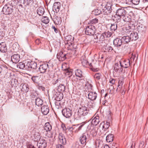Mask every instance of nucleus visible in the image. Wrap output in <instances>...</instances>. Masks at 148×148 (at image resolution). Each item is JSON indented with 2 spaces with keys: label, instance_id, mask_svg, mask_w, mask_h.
Returning <instances> with one entry per match:
<instances>
[{
  "label": "nucleus",
  "instance_id": "e2e57ef3",
  "mask_svg": "<svg viewBox=\"0 0 148 148\" xmlns=\"http://www.w3.org/2000/svg\"><path fill=\"white\" fill-rule=\"evenodd\" d=\"M55 21L56 23L57 24H59L60 23H61L60 20V18L58 19H56V20H55Z\"/></svg>",
  "mask_w": 148,
  "mask_h": 148
},
{
  "label": "nucleus",
  "instance_id": "a878e982",
  "mask_svg": "<svg viewBox=\"0 0 148 148\" xmlns=\"http://www.w3.org/2000/svg\"><path fill=\"white\" fill-rule=\"evenodd\" d=\"M7 50L5 43L4 42H1L0 44V51L3 53L5 52Z\"/></svg>",
  "mask_w": 148,
  "mask_h": 148
},
{
  "label": "nucleus",
  "instance_id": "4be33fe9",
  "mask_svg": "<svg viewBox=\"0 0 148 148\" xmlns=\"http://www.w3.org/2000/svg\"><path fill=\"white\" fill-rule=\"evenodd\" d=\"M122 39L116 38L114 40L113 44L116 47H120L122 44Z\"/></svg>",
  "mask_w": 148,
  "mask_h": 148
},
{
  "label": "nucleus",
  "instance_id": "6e6d98bb",
  "mask_svg": "<svg viewBox=\"0 0 148 148\" xmlns=\"http://www.w3.org/2000/svg\"><path fill=\"white\" fill-rule=\"evenodd\" d=\"M131 1L133 4L137 5L139 3L140 0H131Z\"/></svg>",
  "mask_w": 148,
  "mask_h": 148
},
{
  "label": "nucleus",
  "instance_id": "0eeeda50",
  "mask_svg": "<svg viewBox=\"0 0 148 148\" xmlns=\"http://www.w3.org/2000/svg\"><path fill=\"white\" fill-rule=\"evenodd\" d=\"M89 135L87 132L84 133L80 138V141L81 144L85 145L87 138L89 137Z\"/></svg>",
  "mask_w": 148,
  "mask_h": 148
},
{
  "label": "nucleus",
  "instance_id": "4468645a",
  "mask_svg": "<svg viewBox=\"0 0 148 148\" xmlns=\"http://www.w3.org/2000/svg\"><path fill=\"white\" fill-rule=\"evenodd\" d=\"M97 95L95 92H90L88 94V98L91 101L95 100L97 98Z\"/></svg>",
  "mask_w": 148,
  "mask_h": 148
},
{
  "label": "nucleus",
  "instance_id": "5fc2aeb1",
  "mask_svg": "<svg viewBox=\"0 0 148 148\" xmlns=\"http://www.w3.org/2000/svg\"><path fill=\"white\" fill-rule=\"evenodd\" d=\"M98 21V19L97 18H95L91 20L90 23L92 24H94L97 23Z\"/></svg>",
  "mask_w": 148,
  "mask_h": 148
},
{
  "label": "nucleus",
  "instance_id": "39448f33",
  "mask_svg": "<svg viewBox=\"0 0 148 148\" xmlns=\"http://www.w3.org/2000/svg\"><path fill=\"white\" fill-rule=\"evenodd\" d=\"M63 115L66 118H69L72 115V110L69 108H65L62 111Z\"/></svg>",
  "mask_w": 148,
  "mask_h": 148
},
{
  "label": "nucleus",
  "instance_id": "69168bd1",
  "mask_svg": "<svg viewBox=\"0 0 148 148\" xmlns=\"http://www.w3.org/2000/svg\"><path fill=\"white\" fill-rule=\"evenodd\" d=\"M110 82L112 84H113L115 83V80L114 79H110Z\"/></svg>",
  "mask_w": 148,
  "mask_h": 148
},
{
  "label": "nucleus",
  "instance_id": "de8ad7c7",
  "mask_svg": "<svg viewBox=\"0 0 148 148\" xmlns=\"http://www.w3.org/2000/svg\"><path fill=\"white\" fill-rule=\"evenodd\" d=\"M101 11L98 9H96L92 11V13L95 15H98L101 13Z\"/></svg>",
  "mask_w": 148,
  "mask_h": 148
},
{
  "label": "nucleus",
  "instance_id": "20e7f679",
  "mask_svg": "<svg viewBox=\"0 0 148 148\" xmlns=\"http://www.w3.org/2000/svg\"><path fill=\"white\" fill-rule=\"evenodd\" d=\"M89 110V109L87 107L85 106H82L78 110V114L80 116H85L88 114Z\"/></svg>",
  "mask_w": 148,
  "mask_h": 148
},
{
  "label": "nucleus",
  "instance_id": "b1692460",
  "mask_svg": "<svg viewBox=\"0 0 148 148\" xmlns=\"http://www.w3.org/2000/svg\"><path fill=\"white\" fill-rule=\"evenodd\" d=\"M130 37L131 41L136 40L138 38L137 33L136 32H132L130 34Z\"/></svg>",
  "mask_w": 148,
  "mask_h": 148
},
{
  "label": "nucleus",
  "instance_id": "6ab92c4d",
  "mask_svg": "<svg viewBox=\"0 0 148 148\" xmlns=\"http://www.w3.org/2000/svg\"><path fill=\"white\" fill-rule=\"evenodd\" d=\"M123 78L122 77H120L119 78L118 82V85L117 88L116 89V91L117 92H119L120 91V89H121L123 86Z\"/></svg>",
  "mask_w": 148,
  "mask_h": 148
},
{
  "label": "nucleus",
  "instance_id": "79ce46f5",
  "mask_svg": "<svg viewBox=\"0 0 148 148\" xmlns=\"http://www.w3.org/2000/svg\"><path fill=\"white\" fill-rule=\"evenodd\" d=\"M65 86L63 84H60L58 86V89L59 92H64L65 91Z\"/></svg>",
  "mask_w": 148,
  "mask_h": 148
},
{
  "label": "nucleus",
  "instance_id": "a18cd8bd",
  "mask_svg": "<svg viewBox=\"0 0 148 148\" xmlns=\"http://www.w3.org/2000/svg\"><path fill=\"white\" fill-rule=\"evenodd\" d=\"M92 86L91 84L89 83H87L86 84L85 89H87L88 91V92H91L90 91L92 89Z\"/></svg>",
  "mask_w": 148,
  "mask_h": 148
},
{
  "label": "nucleus",
  "instance_id": "9b49d317",
  "mask_svg": "<svg viewBox=\"0 0 148 148\" xmlns=\"http://www.w3.org/2000/svg\"><path fill=\"white\" fill-rule=\"evenodd\" d=\"M37 146L38 148H45L47 146L46 140L42 138H40L38 142Z\"/></svg>",
  "mask_w": 148,
  "mask_h": 148
},
{
  "label": "nucleus",
  "instance_id": "6e6552de",
  "mask_svg": "<svg viewBox=\"0 0 148 148\" xmlns=\"http://www.w3.org/2000/svg\"><path fill=\"white\" fill-rule=\"evenodd\" d=\"M111 3H108L106 5L104 8L103 9V11L104 14H110L112 10Z\"/></svg>",
  "mask_w": 148,
  "mask_h": 148
},
{
  "label": "nucleus",
  "instance_id": "bf43d9fd",
  "mask_svg": "<svg viewBox=\"0 0 148 148\" xmlns=\"http://www.w3.org/2000/svg\"><path fill=\"white\" fill-rule=\"evenodd\" d=\"M84 125V124H82V125H81L75 131V132L77 133L79 131L81 130L82 129V128L83 126Z\"/></svg>",
  "mask_w": 148,
  "mask_h": 148
},
{
  "label": "nucleus",
  "instance_id": "412c9836",
  "mask_svg": "<svg viewBox=\"0 0 148 148\" xmlns=\"http://www.w3.org/2000/svg\"><path fill=\"white\" fill-rule=\"evenodd\" d=\"M110 126L109 123L106 121L104 122L103 123H101L99 126L100 127H101L102 130H106L109 128Z\"/></svg>",
  "mask_w": 148,
  "mask_h": 148
},
{
  "label": "nucleus",
  "instance_id": "0e129e2a",
  "mask_svg": "<svg viewBox=\"0 0 148 148\" xmlns=\"http://www.w3.org/2000/svg\"><path fill=\"white\" fill-rule=\"evenodd\" d=\"M121 92V93L122 95H123L125 93V92L124 89L123 87H122V88L121 89H120V91H119Z\"/></svg>",
  "mask_w": 148,
  "mask_h": 148
},
{
  "label": "nucleus",
  "instance_id": "ea45409f",
  "mask_svg": "<svg viewBox=\"0 0 148 148\" xmlns=\"http://www.w3.org/2000/svg\"><path fill=\"white\" fill-rule=\"evenodd\" d=\"M17 68L20 69L25 70V62H21L17 64Z\"/></svg>",
  "mask_w": 148,
  "mask_h": 148
},
{
  "label": "nucleus",
  "instance_id": "e433bc0d",
  "mask_svg": "<svg viewBox=\"0 0 148 148\" xmlns=\"http://www.w3.org/2000/svg\"><path fill=\"white\" fill-rule=\"evenodd\" d=\"M120 23L119 21H117L116 24H112L110 27V29L112 32L115 31L117 29V25H119Z\"/></svg>",
  "mask_w": 148,
  "mask_h": 148
},
{
  "label": "nucleus",
  "instance_id": "c9c22d12",
  "mask_svg": "<svg viewBox=\"0 0 148 148\" xmlns=\"http://www.w3.org/2000/svg\"><path fill=\"white\" fill-rule=\"evenodd\" d=\"M138 32L140 34H144L145 33L146 29V28L145 26H138Z\"/></svg>",
  "mask_w": 148,
  "mask_h": 148
},
{
  "label": "nucleus",
  "instance_id": "c85d7f7f",
  "mask_svg": "<svg viewBox=\"0 0 148 148\" xmlns=\"http://www.w3.org/2000/svg\"><path fill=\"white\" fill-rule=\"evenodd\" d=\"M81 61L82 65L85 67H87L88 63L84 56H82L80 58Z\"/></svg>",
  "mask_w": 148,
  "mask_h": 148
},
{
  "label": "nucleus",
  "instance_id": "864d4df0",
  "mask_svg": "<svg viewBox=\"0 0 148 148\" xmlns=\"http://www.w3.org/2000/svg\"><path fill=\"white\" fill-rule=\"evenodd\" d=\"M65 145L59 143L56 145V148H64Z\"/></svg>",
  "mask_w": 148,
  "mask_h": 148
},
{
  "label": "nucleus",
  "instance_id": "a211bd4d",
  "mask_svg": "<svg viewBox=\"0 0 148 148\" xmlns=\"http://www.w3.org/2000/svg\"><path fill=\"white\" fill-rule=\"evenodd\" d=\"M11 59L13 63H17L20 60V56L18 54H14L11 56Z\"/></svg>",
  "mask_w": 148,
  "mask_h": 148
},
{
  "label": "nucleus",
  "instance_id": "cd10ccee",
  "mask_svg": "<svg viewBox=\"0 0 148 148\" xmlns=\"http://www.w3.org/2000/svg\"><path fill=\"white\" fill-rule=\"evenodd\" d=\"M99 122V116H95L92 120L91 125H97Z\"/></svg>",
  "mask_w": 148,
  "mask_h": 148
},
{
  "label": "nucleus",
  "instance_id": "7ed1b4c3",
  "mask_svg": "<svg viewBox=\"0 0 148 148\" xmlns=\"http://www.w3.org/2000/svg\"><path fill=\"white\" fill-rule=\"evenodd\" d=\"M95 27L94 26L90 25L86 27L85 32L87 35H93L95 33Z\"/></svg>",
  "mask_w": 148,
  "mask_h": 148
},
{
  "label": "nucleus",
  "instance_id": "1a4fd4ad",
  "mask_svg": "<svg viewBox=\"0 0 148 148\" xmlns=\"http://www.w3.org/2000/svg\"><path fill=\"white\" fill-rule=\"evenodd\" d=\"M119 62L122 67L125 68L128 67L130 64L129 60L122 59L119 61Z\"/></svg>",
  "mask_w": 148,
  "mask_h": 148
},
{
  "label": "nucleus",
  "instance_id": "f3484780",
  "mask_svg": "<svg viewBox=\"0 0 148 148\" xmlns=\"http://www.w3.org/2000/svg\"><path fill=\"white\" fill-rule=\"evenodd\" d=\"M60 7V3L59 2H56L54 3L53 9L54 12L57 13L59 12Z\"/></svg>",
  "mask_w": 148,
  "mask_h": 148
},
{
  "label": "nucleus",
  "instance_id": "49530a36",
  "mask_svg": "<svg viewBox=\"0 0 148 148\" xmlns=\"http://www.w3.org/2000/svg\"><path fill=\"white\" fill-rule=\"evenodd\" d=\"M132 8H130L127 9V11H126V13H127L131 17L132 16H133V13L132 11Z\"/></svg>",
  "mask_w": 148,
  "mask_h": 148
},
{
  "label": "nucleus",
  "instance_id": "423d86ee",
  "mask_svg": "<svg viewBox=\"0 0 148 148\" xmlns=\"http://www.w3.org/2000/svg\"><path fill=\"white\" fill-rule=\"evenodd\" d=\"M73 38L71 42V40H67V43L66 44V45L67 46H68V49H71L73 51H75L76 46V45L73 44Z\"/></svg>",
  "mask_w": 148,
  "mask_h": 148
},
{
  "label": "nucleus",
  "instance_id": "37998d69",
  "mask_svg": "<svg viewBox=\"0 0 148 148\" xmlns=\"http://www.w3.org/2000/svg\"><path fill=\"white\" fill-rule=\"evenodd\" d=\"M37 63L34 61H30V70L31 69H35L36 68Z\"/></svg>",
  "mask_w": 148,
  "mask_h": 148
},
{
  "label": "nucleus",
  "instance_id": "f03ea898",
  "mask_svg": "<svg viewBox=\"0 0 148 148\" xmlns=\"http://www.w3.org/2000/svg\"><path fill=\"white\" fill-rule=\"evenodd\" d=\"M13 10V7L10 4H8L4 6L2 12L4 14H9L12 12Z\"/></svg>",
  "mask_w": 148,
  "mask_h": 148
},
{
  "label": "nucleus",
  "instance_id": "bb28decb",
  "mask_svg": "<svg viewBox=\"0 0 148 148\" xmlns=\"http://www.w3.org/2000/svg\"><path fill=\"white\" fill-rule=\"evenodd\" d=\"M75 74L76 76L78 77L77 79L80 80L82 79V71L79 69H77L75 71Z\"/></svg>",
  "mask_w": 148,
  "mask_h": 148
},
{
  "label": "nucleus",
  "instance_id": "5701e85b",
  "mask_svg": "<svg viewBox=\"0 0 148 148\" xmlns=\"http://www.w3.org/2000/svg\"><path fill=\"white\" fill-rule=\"evenodd\" d=\"M41 111L44 115H47L49 112V109L48 107L46 106H43L41 108Z\"/></svg>",
  "mask_w": 148,
  "mask_h": 148
},
{
  "label": "nucleus",
  "instance_id": "58836bf2",
  "mask_svg": "<svg viewBox=\"0 0 148 148\" xmlns=\"http://www.w3.org/2000/svg\"><path fill=\"white\" fill-rule=\"evenodd\" d=\"M42 22L45 24H48L49 21V20L47 16H43L41 19Z\"/></svg>",
  "mask_w": 148,
  "mask_h": 148
},
{
  "label": "nucleus",
  "instance_id": "f704fd0d",
  "mask_svg": "<svg viewBox=\"0 0 148 148\" xmlns=\"http://www.w3.org/2000/svg\"><path fill=\"white\" fill-rule=\"evenodd\" d=\"M113 135L112 134H108L106 137V140L107 142H110L113 140Z\"/></svg>",
  "mask_w": 148,
  "mask_h": 148
},
{
  "label": "nucleus",
  "instance_id": "aec40b11",
  "mask_svg": "<svg viewBox=\"0 0 148 148\" xmlns=\"http://www.w3.org/2000/svg\"><path fill=\"white\" fill-rule=\"evenodd\" d=\"M21 89L22 91L25 92H28L29 90L28 85L25 84H22L20 85Z\"/></svg>",
  "mask_w": 148,
  "mask_h": 148
},
{
  "label": "nucleus",
  "instance_id": "f8f14e48",
  "mask_svg": "<svg viewBox=\"0 0 148 148\" xmlns=\"http://www.w3.org/2000/svg\"><path fill=\"white\" fill-rule=\"evenodd\" d=\"M114 71L116 72L121 73L123 71V68L120 65V63H116L114 66Z\"/></svg>",
  "mask_w": 148,
  "mask_h": 148
},
{
  "label": "nucleus",
  "instance_id": "3c124183",
  "mask_svg": "<svg viewBox=\"0 0 148 148\" xmlns=\"http://www.w3.org/2000/svg\"><path fill=\"white\" fill-rule=\"evenodd\" d=\"M126 30L127 31V32H132L133 30V28L130 25H128L125 28Z\"/></svg>",
  "mask_w": 148,
  "mask_h": 148
},
{
  "label": "nucleus",
  "instance_id": "09e8293b",
  "mask_svg": "<svg viewBox=\"0 0 148 148\" xmlns=\"http://www.w3.org/2000/svg\"><path fill=\"white\" fill-rule=\"evenodd\" d=\"M103 34L104 36V38L105 37H110L112 35V33L109 32H105L103 33Z\"/></svg>",
  "mask_w": 148,
  "mask_h": 148
},
{
  "label": "nucleus",
  "instance_id": "774afa93",
  "mask_svg": "<svg viewBox=\"0 0 148 148\" xmlns=\"http://www.w3.org/2000/svg\"><path fill=\"white\" fill-rule=\"evenodd\" d=\"M27 148H36L34 145H29L27 146Z\"/></svg>",
  "mask_w": 148,
  "mask_h": 148
},
{
  "label": "nucleus",
  "instance_id": "9d476101",
  "mask_svg": "<svg viewBox=\"0 0 148 148\" xmlns=\"http://www.w3.org/2000/svg\"><path fill=\"white\" fill-rule=\"evenodd\" d=\"M48 69V64H42L40 65L38 68L39 71L41 73H44Z\"/></svg>",
  "mask_w": 148,
  "mask_h": 148
},
{
  "label": "nucleus",
  "instance_id": "dca6fc26",
  "mask_svg": "<svg viewBox=\"0 0 148 148\" xmlns=\"http://www.w3.org/2000/svg\"><path fill=\"white\" fill-rule=\"evenodd\" d=\"M94 37L95 39H97L100 41L105 40L104 36L103 33H97L94 35Z\"/></svg>",
  "mask_w": 148,
  "mask_h": 148
},
{
  "label": "nucleus",
  "instance_id": "a19ab883",
  "mask_svg": "<svg viewBox=\"0 0 148 148\" xmlns=\"http://www.w3.org/2000/svg\"><path fill=\"white\" fill-rule=\"evenodd\" d=\"M25 70H30V61H25Z\"/></svg>",
  "mask_w": 148,
  "mask_h": 148
},
{
  "label": "nucleus",
  "instance_id": "f257e3e1",
  "mask_svg": "<svg viewBox=\"0 0 148 148\" xmlns=\"http://www.w3.org/2000/svg\"><path fill=\"white\" fill-rule=\"evenodd\" d=\"M126 11L123 8H120L118 9L116 12V14L115 15L118 17L117 19L116 16H114V20H115L117 21H119L120 20L121 17L123 16L126 14Z\"/></svg>",
  "mask_w": 148,
  "mask_h": 148
},
{
  "label": "nucleus",
  "instance_id": "052dcab7",
  "mask_svg": "<svg viewBox=\"0 0 148 148\" xmlns=\"http://www.w3.org/2000/svg\"><path fill=\"white\" fill-rule=\"evenodd\" d=\"M110 148H117V145L115 143H113L110 145Z\"/></svg>",
  "mask_w": 148,
  "mask_h": 148
},
{
  "label": "nucleus",
  "instance_id": "338daca9",
  "mask_svg": "<svg viewBox=\"0 0 148 148\" xmlns=\"http://www.w3.org/2000/svg\"><path fill=\"white\" fill-rule=\"evenodd\" d=\"M144 145V142L143 141H141L139 144V147H142Z\"/></svg>",
  "mask_w": 148,
  "mask_h": 148
},
{
  "label": "nucleus",
  "instance_id": "7c9ffc66",
  "mask_svg": "<svg viewBox=\"0 0 148 148\" xmlns=\"http://www.w3.org/2000/svg\"><path fill=\"white\" fill-rule=\"evenodd\" d=\"M51 126L49 123L47 122L45 123L44 127V129L46 131H49L51 129Z\"/></svg>",
  "mask_w": 148,
  "mask_h": 148
},
{
  "label": "nucleus",
  "instance_id": "603ef678",
  "mask_svg": "<svg viewBox=\"0 0 148 148\" xmlns=\"http://www.w3.org/2000/svg\"><path fill=\"white\" fill-rule=\"evenodd\" d=\"M38 79V76H33L32 77V79L35 83H37V82Z\"/></svg>",
  "mask_w": 148,
  "mask_h": 148
},
{
  "label": "nucleus",
  "instance_id": "393cba45",
  "mask_svg": "<svg viewBox=\"0 0 148 148\" xmlns=\"http://www.w3.org/2000/svg\"><path fill=\"white\" fill-rule=\"evenodd\" d=\"M90 125H90L88 126V128H89L90 127V132L93 136H95L97 134V132L96 130V128L94 127L93 126H90Z\"/></svg>",
  "mask_w": 148,
  "mask_h": 148
},
{
  "label": "nucleus",
  "instance_id": "c756f323",
  "mask_svg": "<svg viewBox=\"0 0 148 148\" xmlns=\"http://www.w3.org/2000/svg\"><path fill=\"white\" fill-rule=\"evenodd\" d=\"M122 42L124 43H128L130 41H131L129 36H124L122 38Z\"/></svg>",
  "mask_w": 148,
  "mask_h": 148
},
{
  "label": "nucleus",
  "instance_id": "72a5a7b5",
  "mask_svg": "<svg viewBox=\"0 0 148 148\" xmlns=\"http://www.w3.org/2000/svg\"><path fill=\"white\" fill-rule=\"evenodd\" d=\"M35 102L36 105L38 106L42 105L43 103L42 100L39 98H37L35 99Z\"/></svg>",
  "mask_w": 148,
  "mask_h": 148
},
{
  "label": "nucleus",
  "instance_id": "4d7b16f0",
  "mask_svg": "<svg viewBox=\"0 0 148 148\" xmlns=\"http://www.w3.org/2000/svg\"><path fill=\"white\" fill-rule=\"evenodd\" d=\"M11 76V75L10 71H8L5 75V77L6 78H8Z\"/></svg>",
  "mask_w": 148,
  "mask_h": 148
},
{
  "label": "nucleus",
  "instance_id": "680f3d73",
  "mask_svg": "<svg viewBox=\"0 0 148 148\" xmlns=\"http://www.w3.org/2000/svg\"><path fill=\"white\" fill-rule=\"evenodd\" d=\"M17 82V79L15 78H12V80H11V84H13V83H14L16 84Z\"/></svg>",
  "mask_w": 148,
  "mask_h": 148
},
{
  "label": "nucleus",
  "instance_id": "2f4dec72",
  "mask_svg": "<svg viewBox=\"0 0 148 148\" xmlns=\"http://www.w3.org/2000/svg\"><path fill=\"white\" fill-rule=\"evenodd\" d=\"M37 12L39 16L42 15L45 12L44 8L41 7L39 8L37 10Z\"/></svg>",
  "mask_w": 148,
  "mask_h": 148
},
{
  "label": "nucleus",
  "instance_id": "473e14b6",
  "mask_svg": "<svg viewBox=\"0 0 148 148\" xmlns=\"http://www.w3.org/2000/svg\"><path fill=\"white\" fill-rule=\"evenodd\" d=\"M103 50H105L104 51L110 52L113 50V49L111 46L107 44L106 45H104Z\"/></svg>",
  "mask_w": 148,
  "mask_h": 148
},
{
  "label": "nucleus",
  "instance_id": "13d9d810",
  "mask_svg": "<svg viewBox=\"0 0 148 148\" xmlns=\"http://www.w3.org/2000/svg\"><path fill=\"white\" fill-rule=\"evenodd\" d=\"M71 69H66V73L67 75H71L72 74V71Z\"/></svg>",
  "mask_w": 148,
  "mask_h": 148
},
{
  "label": "nucleus",
  "instance_id": "2eb2a0df",
  "mask_svg": "<svg viewBox=\"0 0 148 148\" xmlns=\"http://www.w3.org/2000/svg\"><path fill=\"white\" fill-rule=\"evenodd\" d=\"M66 53H64L63 52L61 51L57 54V57L60 61H63L66 58Z\"/></svg>",
  "mask_w": 148,
  "mask_h": 148
},
{
  "label": "nucleus",
  "instance_id": "c03bdc74",
  "mask_svg": "<svg viewBox=\"0 0 148 148\" xmlns=\"http://www.w3.org/2000/svg\"><path fill=\"white\" fill-rule=\"evenodd\" d=\"M33 2V0H24L23 3L26 6L29 4H32Z\"/></svg>",
  "mask_w": 148,
  "mask_h": 148
},
{
  "label": "nucleus",
  "instance_id": "ddd939ff",
  "mask_svg": "<svg viewBox=\"0 0 148 148\" xmlns=\"http://www.w3.org/2000/svg\"><path fill=\"white\" fill-rule=\"evenodd\" d=\"M58 143L60 144L66 145V141L65 136L62 133H60L58 136Z\"/></svg>",
  "mask_w": 148,
  "mask_h": 148
},
{
  "label": "nucleus",
  "instance_id": "8fccbe9b",
  "mask_svg": "<svg viewBox=\"0 0 148 148\" xmlns=\"http://www.w3.org/2000/svg\"><path fill=\"white\" fill-rule=\"evenodd\" d=\"M101 76V74L100 73H96L94 76V78L97 80H99L100 79Z\"/></svg>",
  "mask_w": 148,
  "mask_h": 148
},
{
  "label": "nucleus",
  "instance_id": "4c0bfd02",
  "mask_svg": "<svg viewBox=\"0 0 148 148\" xmlns=\"http://www.w3.org/2000/svg\"><path fill=\"white\" fill-rule=\"evenodd\" d=\"M123 21L125 22H129L131 20V17L130 16H128L127 15H125L123 16Z\"/></svg>",
  "mask_w": 148,
  "mask_h": 148
}]
</instances>
